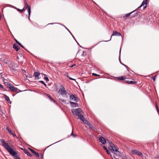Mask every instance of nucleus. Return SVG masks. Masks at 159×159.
Instances as JSON below:
<instances>
[{
	"mask_svg": "<svg viewBox=\"0 0 159 159\" xmlns=\"http://www.w3.org/2000/svg\"><path fill=\"white\" fill-rule=\"evenodd\" d=\"M0 141L2 144V146L13 157L14 159H21L17 156L18 152L16 151L15 148H12L7 143L5 142V140L3 139H0Z\"/></svg>",
	"mask_w": 159,
	"mask_h": 159,
	"instance_id": "f257e3e1",
	"label": "nucleus"
},
{
	"mask_svg": "<svg viewBox=\"0 0 159 159\" xmlns=\"http://www.w3.org/2000/svg\"><path fill=\"white\" fill-rule=\"evenodd\" d=\"M81 109L79 108L71 110V112L75 116H77L80 119L81 118V116H83L81 113Z\"/></svg>",
	"mask_w": 159,
	"mask_h": 159,
	"instance_id": "f03ea898",
	"label": "nucleus"
},
{
	"mask_svg": "<svg viewBox=\"0 0 159 159\" xmlns=\"http://www.w3.org/2000/svg\"><path fill=\"white\" fill-rule=\"evenodd\" d=\"M109 142V144L110 145L109 146V149L113 152H115V150L116 149H118V148L116 146H115L112 142H111V144L109 141H108Z\"/></svg>",
	"mask_w": 159,
	"mask_h": 159,
	"instance_id": "7ed1b4c3",
	"label": "nucleus"
},
{
	"mask_svg": "<svg viewBox=\"0 0 159 159\" xmlns=\"http://www.w3.org/2000/svg\"><path fill=\"white\" fill-rule=\"evenodd\" d=\"M131 153L132 154L136 155L141 157H142L143 156L142 153L137 150L134 149L132 150L131 151Z\"/></svg>",
	"mask_w": 159,
	"mask_h": 159,
	"instance_id": "20e7f679",
	"label": "nucleus"
},
{
	"mask_svg": "<svg viewBox=\"0 0 159 159\" xmlns=\"http://www.w3.org/2000/svg\"><path fill=\"white\" fill-rule=\"evenodd\" d=\"M25 6L26 5V8L27 9L28 11L29 14V17L28 19L29 20H30V16L31 13V7L30 6H29L27 3L26 1L25 0Z\"/></svg>",
	"mask_w": 159,
	"mask_h": 159,
	"instance_id": "39448f33",
	"label": "nucleus"
},
{
	"mask_svg": "<svg viewBox=\"0 0 159 159\" xmlns=\"http://www.w3.org/2000/svg\"><path fill=\"white\" fill-rule=\"evenodd\" d=\"M6 86H7V88H9V89H18L17 88H14L12 84H10L9 82H7V83H4Z\"/></svg>",
	"mask_w": 159,
	"mask_h": 159,
	"instance_id": "423d86ee",
	"label": "nucleus"
},
{
	"mask_svg": "<svg viewBox=\"0 0 159 159\" xmlns=\"http://www.w3.org/2000/svg\"><path fill=\"white\" fill-rule=\"evenodd\" d=\"M148 0H144L140 6L138 7L139 8L142 6H143V10L145 9L147 7V2Z\"/></svg>",
	"mask_w": 159,
	"mask_h": 159,
	"instance_id": "0eeeda50",
	"label": "nucleus"
},
{
	"mask_svg": "<svg viewBox=\"0 0 159 159\" xmlns=\"http://www.w3.org/2000/svg\"><path fill=\"white\" fill-rule=\"evenodd\" d=\"M70 99L72 101H74L76 102L78 101L77 98L74 95H71L70 96Z\"/></svg>",
	"mask_w": 159,
	"mask_h": 159,
	"instance_id": "6e6552de",
	"label": "nucleus"
},
{
	"mask_svg": "<svg viewBox=\"0 0 159 159\" xmlns=\"http://www.w3.org/2000/svg\"><path fill=\"white\" fill-rule=\"evenodd\" d=\"M40 74V73L39 72H35L34 73L33 76L35 77V79L38 80L40 78L39 77Z\"/></svg>",
	"mask_w": 159,
	"mask_h": 159,
	"instance_id": "1a4fd4ad",
	"label": "nucleus"
},
{
	"mask_svg": "<svg viewBox=\"0 0 159 159\" xmlns=\"http://www.w3.org/2000/svg\"><path fill=\"white\" fill-rule=\"evenodd\" d=\"M99 140L103 144H105L106 142L105 139L102 136L99 137Z\"/></svg>",
	"mask_w": 159,
	"mask_h": 159,
	"instance_id": "9d476101",
	"label": "nucleus"
},
{
	"mask_svg": "<svg viewBox=\"0 0 159 159\" xmlns=\"http://www.w3.org/2000/svg\"><path fill=\"white\" fill-rule=\"evenodd\" d=\"M59 93L61 94L62 95H66V90H59Z\"/></svg>",
	"mask_w": 159,
	"mask_h": 159,
	"instance_id": "9b49d317",
	"label": "nucleus"
},
{
	"mask_svg": "<svg viewBox=\"0 0 159 159\" xmlns=\"http://www.w3.org/2000/svg\"><path fill=\"white\" fill-rule=\"evenodd\" d=\"M3 95L4 97V98L5 100L9 103H11V102L10 101V99L9 97L7 96L6 95L3 94Z\"/></svg>",
	"mask_w": 159,
	"mask_h": 159,
	"instance_id": "f8f14e48",
	"label": "nucleus"
},
{
	"mask_svg": "<svg viewBox=\"0 0 159 159\" xmlns=\"http://www.w3.org/2000/svg\"><path fill=\"white\" fill-rule=\"evenodd\" d=\"M113 35H115L118 36H121V34L118 32L117 31H113V34L111 35V37Z\"/></svg>",
	"mask_w": 159,
	"mask_h": 159,
	"instance_id": "ddd939ff",
	"label": "nucleus"
},
{
	"mask_svg": "<svg viewBox=\"0 0 159 159\" xmlns=\"http://www.w3.org/2000/svg\"><path fill=\"white\" fill-rule=\"evenodd\" d=\"M13 47V48L17 51H18L20 49V47L16 44H14Z\"/></svg>",
	"mask_w": 159,
	"mask_h": 159,
	"instance_id": "4468645a",
	"label": "nucleus"
},
{
	"mask_svg": "<svg viewBox=\"0 0 159 159\" xmlns=\"http://www.w3.org/2000/svg\"><path fill=\"white\" fill-rule=\"evenodd\" d=\"M24 152L27 155L30 157H32L33 156V155L31 154L28 151H27V150L26 149H24Z\"/></svg>",
	"mask_w": 159,
	"mask_h": 159,
	"instance_id": "2eb2a0df",
	"label": "nucleus"
},
{
	"mask_svg": "<svg viewBox=\"0 0 159 159\" xmlns=\"http://www.w3.org/2000/svg\"><path fill=\"white\" fill-rule=\"evenodd\" d=\"M125 82L128 84H134L136 83V82L134 81H130V80H125Z\"/></svg>",
	"mask_w": 159,
	"mask_h": 159,
	"instance_id": "dca6fc26",
	"label": "nucleus"
},
{
	"mask_svg": "<svg viewBox=\"0 0 159 159\" xmlns=\"http://www.w3.org/2000/svg\"><path fill=\"white\" fill-rule=\"evenodd\" d=\"M80 119L84 123L87 125L89 123V122L84 117V116H81Z\"/></svg>",
	"mask_w": 159,
	"mask_h": 159,
	"instance_id": "f3484780",
	"label": "nucleus"
},
{
	"mask_svg": "<svg viewBox=\"0 0 159 159\" xmlns=\"http://www.w3.org/2000/svg\"><path fill=\"white\" fill-rule=\"evenodd\" d=\"M70 103L71 106H72L73 107H78V104L77 103H76L70 101Z\"/></svg>",
	"mask_w": 159,
	"mask_h": 159,
	"instance_id": "a211bd4d",
	"label": "nucleus"
},
{
	"mask_svg": "<svg viewBox=\"0 0 159 159\" xmlns=\"http://www.w3.org/2000/svg\"><path fill=\"white\" fill-rule=\"evenodd\" d=\"M117 78L118 80H122L126 79V78L125 77V76H120L119 77H117Z\"/></svg>",
	"mask_w": 159,
	"mask_h": 159,
	"instance_id": "6ab92c4d",
	"label": "nucleus"
},
{
	"mask_svg": "<svg viewBox=\"0 0 159 159\" xmlns=\"http://www.w3.org/2000/svg\"><path fill=\"white\" fill-rule=\"evenodd\" d=\"M118 149H116L115 150V152H114L115 154H116L118 156H120L121 153L118 151Z\"/></svg>",
	"mask_w": 159,
	"mask_h": 159,
	"instance_id": "aec40b11",
	"label": "nucleus"
},
{
	"mask_svg": "<svg viewBox=\"0 0 159 159\" xmlns=\"http://www.w3.org/2000/svg\"><path fill=\"white\" fill-rule=\"evenodd\" d=\"M47 96L49 98V99L52 101L53 102H56V101L55 100H54L48 94H46Z\"/></svg>",
	"mask_w": 159,
	"mask_h": 159,
	"instance_id": "412c9836",
	"label": "nucleus"
},
{
	"mask_svg": "<svg viewBox=\"0 0 159 159\" xmlns=\"http://www.w3.org/2000/svg\"><path fill=\"white\" fill-rule=\"evenodd\" d=\"M6 130L8 131V132L11 134H12V132L11 130L9 128V127L7 126L6 127Z\"/></svg>",
	"mask_w": 159,
	"mask_h": 159,
	"instance_id": "4be33fe9",
	"label": "nucleus"
},
{
	"mask_svg": "<svg viewBox=\"0 0 159 159\" xmlns=\"http://www.w3.org/2000/svg\"><path fill=\"white\" fill-rule=\"evenodd\" d=\"M135 10H134V11H132L129 13L126 14L125 15L126 17H128L130 16V15L131 14H132L133 12H135Z\"/></svg>",
	"mask_w": 159,
	"mask_h": 159,
	"instance_id": "5701e85b",
	"label": "nucleus"
},
{
	"mask_svg": "<svg viewBox=\"0 0 159 159\" xmlns=\"http://www.w3.org/2000/svg\"><path fill=\"white\" fill-rule=\"evenodd\" d=\"M70 136H72L74 138H75L77 136V135L73 133V131H72Z\"/></svg>",
	"mask_w": 159,
	"mask_h": 159,
	"instance_id": "b1692460",
	"label": "nucleus"
},
{
	"mask_svg": "<svg viewBox=\"0 0 159 159\" xmlns=\"http://www.w3.org/2000/svg\"><path fill=\"white\" fill-rule=\"evenodd\" d=\"M59 87V89H65L64 87L62 85H60Z\"/></svg>",
	"mask_w": 159,
	"mask_h": 159,
	"instance_id": "393cba45",
	"label": "nucleus"
},
{
	"mask_svg": "<svg viewBox=\"0 0 159 159\" xmlns=\"http://www.w3.org/2000/svg\"><path fill=\"white\" fill-rule=\"evenodd\" d=\"M87 125L92 129L93 128V126L89 123L87 124Z\"/></svg>",
	"mask_w": 159,
	"mask_h": 159,
	"instance_id": "a878e982",
	"label": "nucleus"
},
{
	"mask_svg": "<svg viewBox=\"0 0 159 159\" xmlns=\"http://www.w3.org/2000/svg\"><path fill=\"white\" fill-rule=\"evenodd\" d=\"M11 90L12 91L16 92L17 93H19L20 92H21L22 91H21V90Z\"/></svg>",
	"mask_w": 159,
	"mask_h": 159,
	"instance_id": "bb28decb",
	"label": "nucleus"
},
{
	"mask_svg": "<svg viewBox=\"0 0 159 159\" xmlns=\"http://www.w3.org/2000/svg\"><path fill=\"white\" fill-rule=\"evenodd\" d=\"M34 154V155L35 156L37 157H39V153L38 152H35V153Z\"/></svg>",
	"mask_w": 159,
	"mask_h": 159,
	"instance_id": "cd10ccee",
	"label": "nucleus"
},
{
	"mask_svg": "<svg viewBox=\"0 0 159 159\" xmlns=\"http://www.w3.org/2000/svg\"><path fill=\"white\" fill-rule=\"evenodd\" d=\"M15 40L16 41V43L18 44V45H19L20 46H21V44L16 39H15Z\"/></svg>",
	"mask_w": 159,
	"mask_h": 159,
	"instance_id": "c85d7f7f",
	"label": "nucleus"
},
{
	"mask_svg": "<svg viewBox=\"0 0 159 159\" xmlns=\"http://www.w3.org/2000/svg\"><path fill=\"white\" fill-rule=\"evenodd\" d=\"M92 75H93L96 76H100V75H98V74H96L94 73H93L92 74Z\"/></svg>",
	"mask_w": 159,
	"mask_h": 159,
	"instance_id": "c756f323",
	"label": "nucleus"
},
{
	"mask_svg": "<svg viewBox=\"0 0 159 159\" xmlns=\"http://www.w3.org/2000/svg\"><path fill=\"white\" fill-rule=\"evenodd\" d=\"M3 82H4V83H7V82H9V81L7 80L4 79H3Z\"/></svg>",
	"mask_w": 159,
	"mask_h": 159,
	"instance_id": "7c9ffc66",
	"label": "nucleus"
},
{
	"mask_svg": "<svg viewBox=\"0 0 159 159\" xmlns=\"http://www.w3.org/2000/svg\"><path fill=\"white\" fill-rule=\"evenodd\" d=\"M106 152H107V153L109 154V155H110V156H111V155L110 154V151L108 150H107L106 151Z\"/></svg>",
	"mask_w": 159,
	"mask_h": 159,
	"instance_id": "2f4dec72",
	"label": "nucleus"
},
{
	"mask_svg": "<svg viewBox=\"0 0 159 159\" xmlns=\"http://www.w3.org/2000/svg\"><path fill=\"white\" fill-rule=\"evenodd\" d=\"M41 83L43 84L45 86H46V84H45V83L43 81H39Z\"/></svg>",
	"mask_w": 159,
	"mask_h": 159,
	"instance_id": "473e14b6",
	"label": "nucleus"
},
{
	"mask_svg": "<svg viewBox=\"0 0 159 159\" xmlns=\"http://www.w3.org/2000/svg\"><path fill=\"white\" fill-rule=\"evenodd\" d=\"M24 8H23V9H17V11L20 12L24 10Z\"/></svg>",
	"mask_w": 159,
	"mask_h": 159,
	"instance_id": "72a5a7b5",
	"label": "nucleus"
},
{
	"mask_svg": "<svg viewBox=\"0 0 159 159\" xmlns=\"http://www.w3.org/2000/svg\"><path fill=\"white\" fill-rule=\"evenodd\" d=\"M44 79L47 82H48L49 81L48 78L47 77H45Z\"/></svg>",
	"mask_w": 159,
	"mask_h": 159,
	"instance_id": "f704fd0d",
	"label": "nucleus"
},
{
	"mask_svg": "<svg viewBox=\"0 0 159 159\" xmlns=\"http://www.w3.org/2000/svg\"><path fill=\"white\" fill-rule=\"evenodd\" d=\"M26 76L28 77L32 78V75H31L29 74L28 75H26Z\"/></svg>",
	"mask_w": 159,
	"mask_h": 159,
	"instance_id": "c9c22d12",
	"label": "nucleus"
},
{
	"mask_svg": "<svg viewBox=\"0 0 159 159\" xmlns=\"http://www.w3.org/2000/svg\"><path fill=\"white\" fill-rule=\"evenodd\" d=\"M0 89H3V85L1 84H0Z\"/></svg>",
	"mask_w": 159,
	"mask_h": 159,
	"instance_id": "e433bc0d",
	"label": "nucleus"
},
{
	"mask_svg": "<svg viewBox=\"0 0 159 159\" xmlns=\"http://www.w3.org/2000/svg\"><path fill=\"white\" fill-rule=\"evenodd\" d=\"M11 69L12 70H13L14 71H15L16 70V69L15 68V67H12L11 68Z\"/></svg>",
	"mask_w": 159,
	"mask_h": 159,
	"instance_id": "4c0bfd02",
	"label": "nucleus"
},
{
	"mask_svg": "<svg viewBox=\"0 0 159 159\" xmlns=\"http://www.w3.org/2000/svg\"><path fill=\"white\" fill-rule=\"evenodd\" d=\"M103 148L104 149V150H106V151L107 150V148H106V147H105V146H103Z\"/></svg>",
	"mask_w": 159,
	"mask_h": 159,
	"instance_id": "58836bf2",
	"label": "nucleus"
},
{
	"mask_svg": "<svg viewBox=\"0 0 159 159\" xmlns=\"http://www.w3.org/2000/svg\"><path fill=\"white\" fill-rule=\"evenodd\" d=\"M12 134L14 137H15V136H16V134L13 132L12 133V134Z\"/></svg>",
	"mask_w": 159,
	"mask_h": 159,
	"instance_id": "ea45409f",
	"label": "nucleus"
},
{
	"mask_svg": "<svg viewBox=\"0 0 159 159\" xmlns=\"http://www.w3.org/2000/svg\"><path fill=\"white\" fill-rule=\"evenodd\" d=\"M40 156H41V158L42 159H43V155L42 154H40Z\"/></svg>",
	"mask_w": 159,
	"mask_h": 159,
	"instance_id": "a19ab883",
	"label": "nucleus"
},
{
	"mask_svg": "<svg viewBox=\"0 0 159 159\" xmlns=\"http://www.w3.org/2000/svg\"><path fill=\"white\" fill-rule=\"evenodd\" d=\"M156 109H157V111L158 112L159 111V109H158V106H157V105H156Z\"/></svg>",
	"mask_w": 159,
	"mask_h": 159,
	"instance_id": "79ce46f5",
	"label": "nucleus"
},
{
	"mask_svg": "<svg viewBox=\"0 0 159 159\" xmlns=\"http://www.w3.org/2000/svg\"><path fill=\"white\" fill-rule=\"evenodd\" d=\"M33 154H34L35 152H36L35 151H34V150H33V151H32L31 152Z\"/></svg>",
	"mask_w": 159,
	"mask_h": 159,
	"instance_id": "37998d69",
	"label": "nucleus"
},
{
	"mask_svg": "<svg viewBox=\"0 0 159 159\" xmlns=\"http://www.w3.org/2000/svg\"><path fill=\"white\" fill-rule=\"evenodd\" d=\"M70 79L72 80H75V79H73L72 78H70V77H69L68 76Z\"/></svg>",
	"mask_w": 159,
	"mask_h": 159,
	"instance_id": "c03bdc74",
	"label": "nucleus"
},
{
	"mask_svg": "<svg viewBox=\"0 0 159 159\" xmlns=\"http://www.w3.org/2000/svg\"><path fill=\"white\" fill-rule=\"evenodd\" d=\"M20 149L24 151V149H25L24 148H20Z\"/></svg>",
	"mask_w": 159,
	"mask_h": 159,
	"instance_id": "a18cd8bd",
	"label": "nucleus"
},
{
	"mask_svg": "<svg viewBox=\"0 0 159 159\" xmlns=\"http://www.w3.org/2000/svg\"><path fill=\"white\" fill-rule=\"evenodd\" d=\"M29 150H30V151H31V152H32V151H33V149H30V148H29Z\"/></svg>",
	"mask_w": 159,
	"mask_h": 159,
	"instance_id": "49530a36",
	"label": "nucleus"
},
{
	"mask_svg": "<svg viewBox=\"0 0 159 159\" xmlns=\"http://www.w3.org/2000/svg\"><path fill=\"white\" fill-rule=\"evenodd\" d=\"M75 64H74V65H72V66H70V67H71H71H73L74 66H75Z\"/></svg>",
	"mask_w": 159,
	"mask_h": 159,
	"instance_id": "de8ad7c7",
	"label": "nucleus"
},
{
	"mask_svg": "<svg viewBox=\"0 0 159 159\" xmlns=\"http://www.w3.org/2000/svg\"><path fill=\"white\" fill-rule=\"evenodd\" d=\"M66 29H67V30H68V31H69L70 33V31H69V30H68V29L67 28H66Z\"/></svg>",
	"mask_w": 159,
	"mask_h": 159,
	"instance_id": "09e8293b",
	"label": "nucleus"
},
{
	"mask_svg": "<svg viewBox=\"0 0 159 159\" xmlns=\"http://www.w3.org/2000/svg\"><path fill=\"white\" fill-rule=\"evenodd\" d=\"M15 66L16 67H17V64H16Z\"/></svg>",
	"mask_w": 159,
	"mask_h": 159,
	"instance_id": "8fccbe9b",
	"label": "nucleus"
},
{
	"mask_svg": "<svg viewBox=\"0 0 159 159\" xmlns=\"http://www.w3.org/2000/svg\"><path fill=\"white\" fill-rule=\"evenodd\" d=\"M155 80V78L154 77V78H153V80L154 81Z\"/></svg>",
	"mask_w": 159,
	"mask_h": 159,
	"instance_id": "3c124183",
	"label": "nucleus"
},
{
	"mask_svg": "<svg viewBox=\"0 0 159 159\" xmlns=\"http://www.w3.org/2000/svg\"><path fill=\"white\" fill-rule=\"evenodd\" d=\"M123 65H124V66H125V67H127V66H126V65H124V64H123Z\"/></svg>",
	"mask_w": 159,
	"mask_h": 159,
	"instance_id": "603ef678",
	"label": "nucleus"
},
{
	"mask_svg": "<svg viewBox=\"0 0 159 159\" xmlns=\"http://www.w3.org/2000/svg\"><path fill=\"white\" fill-rule=\"evenodd\" d=\"M21 47H22V48H24V47L21 45V46H20Z\"/></svg>",
	"mask_w": 159,
	"mask_h": 159,
	"instance_id": "864d4df0",
	"label": "nucleus"
},
{
	"mask_svg": "<svg viewBox=\"0 0 159 159\" xmlns=\"http://www.w3.org/2000/svg\"><path fill=\"white\" fill-rule=\"evenodd\" d=\"M17 59H19V57H17Z\"/></svg>",
	"mask_w": 159,
	"mask_h": 159,
	"instance_id": "5fc2aeb1",
	"label": "nucleus"
},
{
	"mask_svg": "<svg viewBox=\"0 0 159 159\" xmlns=\"http://www.w3.org/2000/svg\"><path fill=\"white\" fill-rule=\"evenodd\" d=\"M45 76H46V75L45 74H43Z\"/></svg>",
	"mask_w": 159,
	"mask_h": 159,
	"instance_id": "6e6d98bb",
	"label": "nucleus"
},
{
	"mask_svg": "<svg viewBox=\"0 0 159 159\" xmlns=\"http://www.w3.org/2000/svg\"><path fill=\"white\" fill-rule=\"evenodd\" d=\"M25 72V70H23Z\"/></svg>",
	"mask_w": 159,
	"mask_h": 159,
	"instance_id": "4d7b16f0",
	"label": "nucleus"
}]
</instances>
